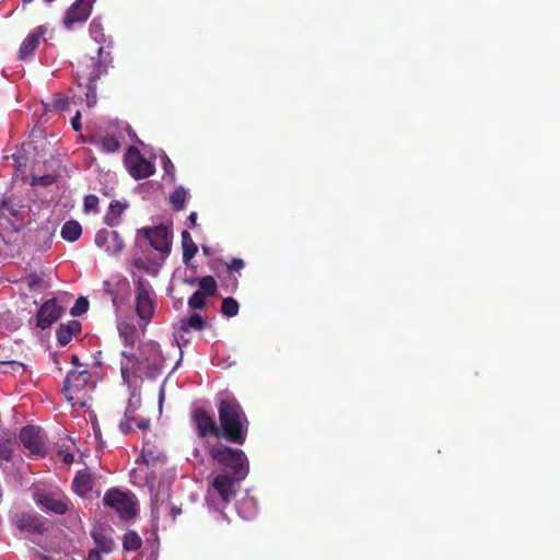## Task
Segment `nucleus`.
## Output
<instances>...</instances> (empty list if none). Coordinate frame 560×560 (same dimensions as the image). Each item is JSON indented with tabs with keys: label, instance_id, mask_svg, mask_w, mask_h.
Listing matches in <instances>:
<instances>
[{
	"label": "nucleus",
	"instance_id": "f257e3e1",
	"mask_svg": "<svg viewBox=\"0 0 560 560\" xmlns=\"http://www.w3.org/2000/svg\"><path fill=\"white\" fill-rule=\"evenodd\" d=\"M219 438L244 445L248 435L249 421L240 400L234 395H225L219 400Z\"/></svg>",
	"mask_w": 560,
	"mask_h": 560
},
{
	"label": "nucleus",
	"instance_id": "f03ea898",
	"mask_svg": "<svg viewBox=\"0 0 560 560\" xmlns=\"http://www.w3.org/2000/svg\"><path fill=\"white\" fill-rule=\"evenodd\" d=\"M113 62V57L109 51H105L104 47L100 46L94 56H83L78 60L75 73L80 80V84L86 85L88 101L95 98L97 92V79L106 74L109 66Z\"/></svg>",
	"mask_w": 560,
	"mask_h": 560
},
{
	"label": "nucleus",
	"instance_id": "7ed1b4c3",
	"mask_svg": "<svg viewBox=\"0 0 560 560\" xmlns=\"http://www.w3.org/2000/svg\"><path fill=\"white\" fill-rule=\"evenodd\" d=\"M210 457L220 467L229 469L228 474L233 475L241 482L248 475V458L242 448H235L224 444L209 446Z\"/></svg>",
	"mask_w": 560,
	"mask_h": 560
},
{
	"label": "nucleus",
	"instance_id": "20e7f679",
	"mask_svg": "<svg viewBox=\"0 0 560 560\" xmlns=\"http://www.w3.org/2000/svg\"><path fill=\"white\" fill-rule=\"evenodd\" d=\"M237 483H240L237 478L231 474L217 475L208 489V503L217 508L229 504L231 500L235 499Z\"/></svg>",
	"mask_w": 560,
	"mask_h": 560
},
{
	"label": "nucleus",
	"instance_id": "39448f33",
	"mask_svg": "<svg viewBox=\"0 0 560 560\" xmlns=\"http://www.w3.org/2000/svg\"><path fill=\"white\" fill-rule=\"evenodd\" d=\"M103 501L104 505L117 511L124 521H130L137 515L138 509L132 493L121 492L119 489H108Z\"/></svg>",
	"mask_w": 560,
	"mask_h": 560
},
{
	"label": "nucleus",
	"instance_id": "423d86ee",
	"mask_svg": "<svg viewBox=\"0 0 560 560\" xmlns=\"http://www.w3.org/2000/svg\"><path fill=\"white\" fill-rule=\"evenodd\" d=\"M125 166L133 179H145L154 174L155 165L143 158L138 148L129 147L125 154Z\"/></svg>",
	"mask_w": 560,
	"mask_h": 560
},
{
	"label": "nucleus",
	"instance_id": "0eeeda50",
	"mask_svg": "<svg viewBox=\"0 0 560 560\" xmlns=\"http://www.w3.org/2000/svg\"><path fill=\"white\" fill-rule=\"evenodd\" d=\"M20 442L32 456H46V435L40 427L28 424L20 430Z\"/></svg>",
	"mask_w": 560,
	"mask_h": 560
},
{
	"label": "nucleus",
	"instance_id": "6e6552de",
	"mask_svg": "<svg viewBox=\"0 0 560 560\" xmlns=\"http://www.w3.org/2000/svg\"><path fill=\"white\" fill-rule=\"evenodd\" d=\"M136 312L139 318L150 320L154 314V302L152 299V287L143 278L136 283Z\"/></svg>",
	"mask_w": 560,
	"mask_h": 560
},
{
	"label": "nucleus",
	"instance_id": "1a4fd4ad",
	"mask_svg": "<svg viewBox=\"0 0 560 560\" xmlns=\"http://www.w3.org/2000/svg\"><path fill=\"white\" fill-rule=\"evenodd\" d=\"M89 387H94L93 375L89 370H72L67 373L63 382V393H66L67 399H74L75 395Z\"/></svg>",
	"mask_w": 560,
	"mask_h": 560
},
{
	"label": "nucleus",
	"instance_id": "9d476101",
	"mask_svg": "<svg viewBox=\"0 0 560 560\" xmlns=\"http://www.w3.org/2000/svg\"><path fill=\"white\" fill-rule=\"evenodd\" d=\"M191 420L196 425L197 435L207 438L209 435L220 438L219 424L214 419V415L209 412L206 408L192 409Z\"/></svg>",
	"mask_w": 560,
	"mask_h": 560
},
{
	"label": "nucleus",
	"instance_id": "9b49d317",
	"mask_svg": "<svg viewBox=\"0 0 560 560\" xmlns=\"http://www.w3.org/2000/svg\"><path fill=\"white\" fill-rule=\"evenodd\" d=\"M96 0H75L63 16V25L72 31L77 23H84L91 16Z\"/></svg>",
	"mask_w": 560,
	"mask_h": 560
},
{
	"label": "nucleus",
	"instance_id": "f8f14e48",
	"mask_svg": "<svg viewBox=\"0 0 560 560\" xmlns=\"http://www.w3.org/2000/svg\"><path fill=\"white\" fill-rule=\"evenodd\" d=\"M36 504L43 506L46 511L57 513V515H66L70 510L71 501L62 492H44L36 494Z\"/></svg>",
	"mask_w": 560,
	"mask_h": 560
},
{
	"label": "nucleus",
	"instance_id": "ddd939ff",
	"mask_svg": "<svg viewBox=\"0 0 560 560\" xmlns=\"http://www.w3.org/2000/svg\"><path fill=\"white\" fill-rule=\"evenodd\" d=\"M140 233L145 236L152 248L160 250L163 255H168L172 246L168 228L160 224L155 228L142 229L140 230Z\"/></svg>",
	"mask_w": 560,
	"mask_h": 560
},
{
	"label": "nucleus",
	"instance_id": "4468645a",
	"mask_svg": "<svg viewBox=\"0 0 560 560\" xmlns=\"http://www.w3.org/2000/svg\"><path fill=\"white\" fill-rule=\"evenodd\" d=\"M63 311L61 306H58L55 298L48 299L40 304L36 313V326L40 327V329H47V327H50L61 318Z\"/></svg>",
	"mask_w": 560,
	"mask_h": 560
},
{
	"label": "nucleus",
	"instance_id": "2eb2a0df",
	"mask_svg": "<svg viewBox=\"0 0 560 560\" xmlns=\"http://www.w3.org/2000/svg\"><path fill=\"white\" fill-rule=\"evenodd\" d=\"M95 243L109 255H117V253L121 252L125 246L120 234L115 232V230L108 229H101L97 231Z\"/></svg>",
	"mask_w": 560,
	"mask_h": 560
},
{
	"label": "nucleus",
	"instance_id": "dca6fc26",
	"mask_svg": "<svg viewBox=\"0 0 560 560\" xmlns=\"http://www.w3.org/2000/svg\"><path fill=\"white\" fill-rule=\"evenodd\" d=\"M46 27L37 26L33 32L28 33L25 39L22 42L18 58L25 60L34 57L36 49L38 48L42 40H45Z\"/></svg>",
	"mask_w": 560,
	"mask_h": 560
},
{
	"label": "nucleus",
	"instance_id": "f3484780",
	"mask_svg": "<svg viewBox=\"0 0 560 560\" xmlns=\"http://www.w3.org/2000/svg\"><path fill=\"white\" fill-rule=\"evenodd\" d=\"M110 532L113 530L105 526H97L92 530L91 536L95 540L100 552L109 553L114 551L116 544L110 536Z\"/></svg>",
	"mask_w": 560,
	"mask_h": 560
},
{
	"label": "nucleus",
	"instance_id": "a211bd4d",
	"mask_svg": "<svg viewBox=\"0 0 560 560\" xmlns=\"http://www.w3.org/2000/svg\"><path fill=\"white\" fill-rule=\"evenodd\" d=\"M82 325L78 319H70V322L60 324L56 330L57 341L61 346L70 343L72 337L81 334Z\"/></svg>",
	"mask_w": 560,
	"mask_h": 560
},
{
	"label": "nucleus",
	"instance_id": "6ab92c4d",
	"mask_svg": "<svg viewBox=\"0 0 560 560\" xmlns=\"http://www.w3.org/2000/svg\"><path fill=\"white\" fill-rule=\"evenodd\" d=\"M121 355L126 361L120 362V375L125 382H130V377L138 376L140 360L135 352L121 351Z\"/></svg>",
	"mask_w": 560,
	"mask_h": 560
},
{
	"label": "nucleus",
	"instance_id": "aec40b11",
	"mask_svg": "<svg viewBox=\"0 0 560 560\" xmlns=\"http://www.w3.org/2000/svg\"><path fill=\"white\" fill-rule=\"evenodd\" d=\"M94 486V479L88 469L79 471L74 475L72 480V490L74 493L84 497L92 491Z\"/></svg>",
	"mask_w": 560,
	"mask_h": 560
},
{
	"label": "nucleus",
	"instance_id": "412c9836",
	"mask_svg": "<svg viewBox=\"0 0 560 560\" xmlns=\"http://www.w3.org/2000/svg\"><path fill=\"white\" fill-rule=\"evenodd\" d=\"M83 229L75 219H70L61 226V236L66 241L74 242L81 237Z\"/></svg>",
	"mask_w": 560,
	"mask_h": 560
},
{
	"label": "nucleus",
	"instance_id": "4be33fe9",
	"mask_svg": "<svg viewBox=\"0 0 560 560\" xmlns=\"http://www.w3.org/2000/svg\"><path fill=\"white\" fill-rule=\"evenodd\" d=\"M183 261L188 262L198 252V245L195 244L191 235L187 230L182 233Z\"/></svg>",
	"mask_w": 560,
	"mask_h": 560
},
{
	"label": "nucleus",
	"instance_id": "5701e85b",
	"mask_svg": "<svg viewBox=\"0 0 560 560\" xmlns=\"http://www.w3.org/2000/svg\"><path fill=\"white\" fill-rule=\"evenodd\" d=\"M238 515L243 520H253L257 514V500L254 498H244L237 503Z\"/></svg>",
	"mask_w": 560,
	"mask_h": 560
},
{
	"label": "nucleus",
	"instance_id": "b1692460",
	"mask_svg": "<svg viewBox=\"0 0 560 560\" xmlns=\"http://www.w3.org/2000/svg\"><path fill=\"white\" fill-rule=\"evenodd\" d=\"M124 205L120 201H112L108 207V211L104 217V223L109 228H114L119 223V218L124 212Z\"/></svg>",
	"mask_w": 560,
	"mask_h": 560
},
{
	"label": "nucleus",
	"instance_id": "393cba45",
	"mask_svg": "<svg viewBox=\"0 0 560 560\" xmlns=\"http://www.w3.org/2000/svg\"><path fill=\"white\" fill-rule=\"evenodd\" d=\"M205 326L206 319L201 316V314L197 313L179 320V327L184 331H188L189 329L202 330Z\"/></svg>",
	"mask_w": 560,
	"mask_h": 560
},
{
	"label": "nucleus",
	"instance_id": "a878e982",
	"mask_svg": "<svg viewBox=\"0 0 560 560\" xmlns=\"http://www.w3.org/2000/svg\"><path fill=\"white\" fill-rule=\"evenodd\" d=\"M198 285L201 292L205 293V298L207 296H215L218 292V284L212 276H206L198 279Z\"/></svg>",
	"mask_w": 560,
	"mask_h": 560
},
{
	"label": "nucleus",
	"instance_id": "bb28decb",
	"mask_svg": "<svg viewBox=\"0 0 560 560\" xmlns=\"http://www.w3.org/2000/svg\"><path fill=\"white\" fill-rule=\"evenodd\" d=\"M142 538L135 530H128L122 538V547L125 550H138L142 547Z\"/></svg>",
	"mask_w": 560,
	"mask_h": 560
},
{
	"label": "nucleus",
	"instance_id": "cd10ccee",
	"mask_svg": "<svg viewBox=\"0 0 560 560\" xmlns=\"http://www.w3.org/2000/svg\"><path fill=\"white\" fill-rule=\"evenodd\" d=\"M186 197L187 191L185 187L179 186L175 188L170 196V201L174 211H180V209L185 208Z\"/></svg>",
	"mask_w": 560,
	"mask_h": 560
},
{
	"label": "nucleus",
	"instance_id": "c85d7f7f",
	"mask_svg": "<svg viewBox=\"0 0 560 560\" xmlns=\"http://www.w3.org/2000/svg\"><path fill=\"white\" fill-rule=\"evenodd\" d=\"M119 334L124 340L125 346L133 347L138 332L135 325L126 324L119 327Z\"/></svg>",
	"mask_w": 560,
	"mask_h": 560
},
{
	"label": "nucleus",
	"instance_id": "c756f323",
	"mask_svg": "<svg viewBox=\"0 0 560 560\" xmlns=\"http://www.w3.org/2000/svg\"><path fill=\"white\" fill-rule=\"evenodd\" d=\"M20 527L36 533H42L44 530L42 523L37 518H35V516L31 515H24L21 517Z\"/></svg>",
	"mask_w": 560,
	"mask_h": 560
},
{
	"label": "nucleus",
	"instance_id": "7c9ffc66",
	"mask_svg": "<svg viewBox=\"0 0 560 560\" xmlns=\"http://www.w3.org/2000/svg\"><path fill=\"white\" fill-rule=\"evenodd\" d=\"M240 311V303L234 298H224L222 301L221 312L223 315L231 318V316H235Z\"/></svg>",
	"mask_w": 560,
	"mask_h": 560
},
{
	"label": "nucleus",
	"instance_id": "2f4dec72",
	"mask_svg": "<svg viewBox=\"0 0 560 560\" xmlns=\"http://www.w3.org/2000/svg\"><path fill=\"white\" fill-rule=\"evenodd\" d=\"M100 145L105 153H115V151L120 148L118 139L114 136H105L101 138Z\"/></svg>",
	"mask_w": 560,
	"mask_h": 560
},
{
	"label": "nucleus",
	"instance_id": "473e14b6",
	"mask_svg": "<svg viewBox=\"0 0 560 560\" xmlns=\"http://www.w3.org/2000/svg\"><path fill=\"white\" fill-rule=\"evenodd\" d=\"M207 304V299L205 298V293L198 289L194 292L188 299V307L191 310H202Z\"/></svg>",
	"mask_w": 560,
	"mask_h": 560
},
{
	"label": "nucleus",
	"instance_id": "72a5a7b5",
	"mask_svg": "<svg viewBox=\"0 0 560 560\" xmlns=\"http://www.w3.org/2000/svg\"><path fill=\"white\" fill-rule=\"evenodd\" d=\"M89 311V302L86 298L81 296L75 300L73 306L70 308V314L73 316L82 315Z\"/></svg>",
	"mask_w": 560,
	"mask_h": 560
},
{
	"label": "nucleus",
	"instance_id": "f704fd0d",
	"mask_svg": "<svg viewBox=\"0 0 560 560\" xmlns=\"http://www.w3.org/2000/svg\"><path fill=\"white\" fill-rule=\"evenodd\" d=\"M98 205H100V199L96 195H88L86 197H84L83 208H84L85 212H91V211L97 212Z\"/></svg>",
	"mask_w": 560,
	"mask_h": 560
},
{
	"label": "nucleus",
	"instance_id": "c9c22d12",
	"mask_svg": "<svg viewBox=\"0 0 560 560\" xmlns=\"http://www.w3.org/2000/svg\"><path fill=\"white\" fill-rule=\"evenodd\" d=\"M70 101L68 96L65 95H56L52 100V107L55 110L65 112L69 110Z\"/></svg>",
	"mask_w": 560,
	"mask_h": 560
},
{
	"label": "nucleus",
	"instance_id": "e433bc0d",
	"mask_svg": "<svg viewBox=\"0 0 560 560\" xmlns=\"http://www.w3.org/2000/svg\"><path fill=\"white\" fill-rule=\"evenodd\" d=\"M13 456V448L11 441H2L0 442V459L4 462H11Z\"/></svg>",
	"mask_w": 560,
	"mask_h": 560
},
{
	"label": "nucleus",
	"instance_id": "4c0bfd02",
	"mask_svg": "<svg viewBox=\"0 0 560 560\" xmlns=\"http://www.w3.org/2000/svg\"><path fill=\"white\" fill-rule=\"evenodd\" d=\"M25 282L30 289H37L43 285L44 278L42 275H37V272H32L25 277Z\"/></svg>",
	"mask_w": 560,
	"mask_h": 560
},
{
	"label": "nucleus",
	"instance_id": "58836bf2",
	"mask_svg": "<svg viewBox=\"0 0 560 560\" xmlns=\"http://www.w3.org/2000/svg\"><path fill=\"white\" fill-rule=\"evenodd\" d=\"M5 211H8L11 217H16L18 214L15 208H13L8 200L0 199V218L4 217Z\"/></svg>",
	"mask_w": 560,
	"mask_h": 560
},
{
	"label": "nucleus",
	"instance_id": "ea45409f",
	"mask_svg": "<svg viewBox=\"0 0 560 560\" xmlns=\"http://www.w3.org/2000/svg\"><path fill=\"white\" fill-rule=\"evenodd\" d=\"M159 374H161V362L154 361L152 363H148L145 375L153 378L159 376Z\"/></svg>",
	"mask_w": 560,
	"mask_h": 560
},
{
	"label": "nucleus",
	"instance_id": "a19ab883",
	"mask_svg": "<svg viewBox=\"0 0 560 560\" xmlns=\"http://www.w3.org/2000/svg\"><path fill=\"white\" fill-rule=\"evenodd\" d=\"M244 268V261L240 258L232 259L228 265V271H240Z\"/></svg>",
	"mask_w": 560,
	"mask_h": 560
},
{
	"label": "nucleus",
	"instance_id": "79ce46f5",
	"mask_svg": "<svg viewBox=\"0 0 560 560\" xmlns=\"http://www.w3.org/2000/svg\"><path fill=\"white\" fill-rule=\"evenodd\" d=\"M0 366H11L12 371L14 372H25V365L24 363L16 362V361H10V362H0Z\"/></svg>",
	"mask_w": 560,
	"mask_h": 560
},
{
	"label": "nucleus",
	"instance_id": "37998d69",
	"mask_svg": "<svg viewBox=\"0 0 560 560\" xmlns=\"http://www.w3.org/2000/svg\"><path fill=\"white\" fill-rule=\"evenodd\" d=\"M119 428L122 433H129L133 430V419L126 418L125 420L120 421Z\"/></svg>",
	"mask_w": 560,
	"mask_h": 560
},
{
	"label": "nucleus",
	"instance_id": "c03bdc74",
	"mask_svg": "<svg viewBox=\"0 0 560 560\" xmlns=\"http://www.w3.org/2000/svg\"><path fill=\"white\" fill-rule=\"evenodd\" d=\"M71 127L74 129V130H80L82 128V122H81V115H80V112H77L74 117L71 118Z\"/></svg>",
	"mask_w": 560,
	"mask_h": 560
},
{
	"label": "nucleus",
	"instance_id": "a18cd8bd",
	"mask_svg": "<svg viewBox=\"0 0 560 560\" xmlns=\"http://www.w3.org/2000/svg\"><path fill=\"white\" fill-rule=\"evenodd\" d=\"M86 560H103L97 547L88 552Z\"/></svg>",
	"mask_w": 560,
	"mask_h": 560
},
{
	"label": "nucleus",
	"instance_id": "49530a36",
	"mask_svg": "<svg viewBox=\"0 0 560 560\" xmlns=\"http://www.w3.org/2000/svg\"><path fill=\"white\" fill-rule=\"evenodd\" d=\"M71 363L74 366H82V363L80 362L78 355H75V354L71 355Z\"/></svg>",
	"mask_w": 560,
	"mask_h": 560
},
{
	"label": "nucleus",
	"instance_id": "de8ad7c7",
	"mask_svg": "<svg viewBox=\"0 0 560 560\" xmlns=\"http://www.w3.org/2000/svg\"><path fill=\"white\" fill-rule=\"evenodd\" d=\"M197 219H198L197 212H191L190 215H188V220L190 221V223L192 225L196 224Z\"/></svg>",
	"mask_w": 560,
	"mask_h": 560
},
{
	"label": "nucleus",
	"instance_id": "09e8293b",
	"mask_svg": "<svg viewBox=\"0 0 560 560\" xmlns=\"http://www.w3.org/2000/svg\"><path fill=\"white\" fill-rule=\"evenodd\" d=\"M171 512H172V516L176 517V515H179L180 509H177V506H172Z\"/></svg>",
	"mask_w": 560,
	"mask_h": 560
},
{
	"label": "nucleus",
	"instance_id": "8fccbe9b",
	"mask_svg": "<svg viewBox=\"0 0 560 560\" xmlns=\"http://www.w3.org/2000/svg\"><path fill=\"white\" fill-rule=\"evenodd\" d=\"M39 182L42 185H48V183H50L49 176H42Z\"/></svg>",
	"mask_w": 560,
	"mask_h": 560
},
{
	"label": "nucleus",
	"instance_id": "3c124183",
	"mask_svg": "<svg viewBox=\"0 0 560 560\" xmlns=\"http://www.w3.org/2000/svg\"><path fill=\"white\" fill-rule=\"evenodd\" d=\"M147 425H148V423H144V421H140V422L138 423V427H139V428H147Z\"/></svg>",
	"mask_w": 560,
	"mask_h": 560
},
{
	"label": "nucleus",
	"instance_id": "603ef678",
	"mask_svg": "<svg viewBox=\"0 0 560 560\" xmlns=\"http://www.w3.org/2000/svg\"><path fill=\"white\" fill-rule=\"evenodd\" d=\"M192 453H194V456H199V451H198V448H194V452H192Z\"/></svg>",
	"mask_w": 560,
	"mask_h": 560
},
{
	"label": "nucleus",
	"instance_id": "864d4df0",
	"mask_svg": "<svg viewBox=\"0 0 560 560\" xmlns=\"http://www.w3.org/2000/svg\"><path fill=\"white\" fill-rule=\"evenodd\" d=\"M33 0H23L24 3H31Z\"/></svg>",
	"mask_w": 560,
	"mask_h": 560
},
{
	"label": "nucleus",
	"instance_id": "5fc2aeb1",
	"mask_svg": "<svg viewBox=\"0 0 560 560\" xmlns=\"http://www.w3.org/2000/svg\"><path fill=\"white\" fill-rule=\"evenodd\" d=\"M234 287H237V280L234 278Z\"/></svg>",
	"mask_w": 560,
	"mask_h": 560
},
{
	"label": "nucleus",
	"instance_id": "6e6d98bb",
	"mask_svg": "<svg viewBox=\"0 0 560 560\" xmlns=\"http://www.w3.org/2000/svg\"><path fill=\"white\" fill-rule=\"evenodd\" d=\"M70 458H72V457L66 456V462H70Z\"/></svg>",
	"mask_w": 560,
	"mask_h": 560
},
{
	"label": "nucleus",
	"instance_id": "4d7b16f0",
	"mask_svg": "<svg viewBox=\"0 0 560 560\" xmlns=\"http://www.w3.org/2000/svg\"><path fill=\"white\" fill-rule=\"evenodd\" d=\"M47 3H51V1H55V0H45Z\"/></svg>",
	"mask_w": 560,
	"mask_h": 560
}]
</instances>
